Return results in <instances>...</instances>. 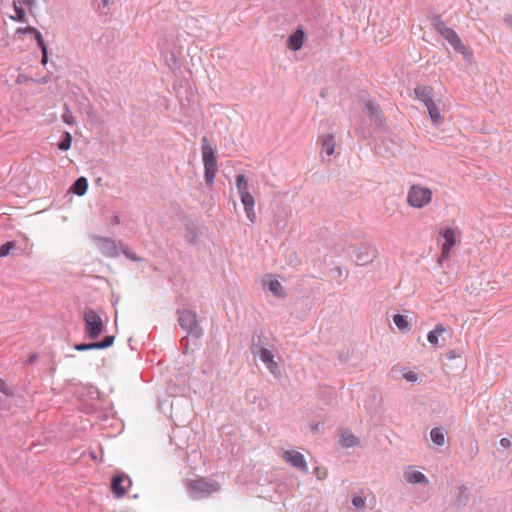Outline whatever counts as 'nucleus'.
I'll list each match as a JSON object with an SVG mask.
<instances>
[{
	"mask_svg": "<svg viewBox=\"0 0 512 512\" xmlns=\"http://www.w3.org/2000/svg\"><path fill=\"white\" fill-rule=\"evenodd\" d=\"M439 236L443 239L440 246V254L437 263L441 268H444L451 257L452 249L455 245L460 243L462 232L458 227H441L438 230Z\"/></svg>",
	"mask_w": 512,
	"mask_h": 512,
	"instance_id": "obj_1",
	"label": "nucleus"
},
{
	"mask_svg": "<svg viewBox=\"0 0 512 512\" xmlns=\"http://www.w3.org/2000/svg\"><path fill=\"white\" fill-rule=\"evenodd\" d=\"M185 486L188 495L194 500L207 498L221 490L218 481L205 477L187 480Z\"/></svg>",
	"mask_w": 512,
	"mask_h": 512,
	"instance_id": "obj_2",
	"label": "nucleus"
},
{
	"mask_svg": "<svg viewBox=\"0 0 512 512\" xmlns=\"http://www.w3.org/2000/svg\"><path fill=\"white\" fill-rule=\"evenodd\" d=\"M235 183L246 217L251 223H255L257 219L255 212V198L250 193V186L246 176L244 174L236 175Z\"/></svg>",
	"mask_w": 512,
	"mask_h": 512,
	"instance_id": "obj_3",
	"label": "nucleus"
},
{
	"mask_svg": "<svg viewBox=\"0 0 512 512\" xmlns=\"http://www.w3.org/2000/svg\"><path fill=\"white\" fill-rule=\"evenodd\" d=\"M202 160L204 165V180L208 187H211L214 183L217 173V158L215 156V150L209 144L206 137L202 138Z\"/></svg>",
	"mask_w": 512,
	"mask_h": 512,
	"instance_id": "obj_4",
	"label": "nucleus"
},
{
	"mask_svg": "<svg viewBox=\"0 0 512 512\" xmlns=\"http://www.w3.org/2000/svg\"><path fill=\"white\" fill-rule=\"evenodd\" d=\"M433 199V191L421 184H413L407 192V204L415 209H422L428 206Z\"/></svg>",
	"mask_w": 512,
	"mask_h": 512,
	"instance_id": "obj_5",
	"label": "nucleus"
},
{
	"mask_svg": "<svg viewBox=\"0 0 512 512\" xmlns=\"http://www.w3.org/2000/svg\"><path fill=\"white\" fill-rule=\"evenodd\" d=\"M85 331L90 339H97L104 331L105 324L94 310L87 309L84 312Z\"/></svg>",
	"mask_w": 512,
	"mask_h": 512,
	"instance_id": "obj_6",
	"label": "nucleus"
},
{
	"mask_svg": "<svg viewBox=\"0 0 512 512\" xmlns=\"http://www.w3.org/2000/svg\"><path fill=\"white\" fill-rule=\"evenodd\" d=\"M252 353L257 356L265 365L266 369L274 376L280 377L281 368L279 362L275 359V354L265 347H254Z\"/></svg>",
	"mask_w": 512,
	"mask_h": 512,
	"instance_id": "obj_7",
	"label": "nucleus"
},
{
	"mask_svg": "<svg viewBox=\"0 0 512 512\" xmlns=\"http://www.w3.org/2000/svg\"><path fill=\"white\" fill-rule=\"evenodd\" d=\"M353 253L355 255V263L360 266L367 265L378 256L377 248L369 243H360L355 246Z\"/></svg>",
	"mask_w": 512,
	"mask_h": 512,
	"instance_id": "obj_8",
	"label": "nucleus"
},
{
	"mask_svg": "<svg viewBox=\"0 0 512 512\" xmlns=\"http://www.w3.org/2000/svg\"><path fill=\"white\" fill-rule=\"evenodd\" d=\"M178 313L180 326L188 332V336L191 334L194 338L198 339L202 331L197 324L196 314L186 309L179 310Z\"/></svg>",
	"mask_w": 512,
	"mask_h": 512,
	"instance_id": "obj_9",
	"label": "nucleus"
},
{
	"mask_svg": "<svg viewBox=\"0 0 512 512\" xmlns=\"http://www.w3.org/2000/svg\"><path fill=\"white\" fill-rule=\"evenodd\" d=\"M95 243L100 252L109 258L117 257L120 254L122 243L108 237H95Z\"/></svg>",
	"mask_w": 512,
	"mask_h": 512,
	"instance_id": "obj_10",
	"label": "nucleus"
},
{
	"mask_svg": "<svg viewBox=\"0 0 512 512\" xmlns=\"http://www.w3.org/2000/svg\"><path fill=\"white\" fill-rule=\"evenodd\" d=\"M132 481L126 474L119 473L111 480V491L116 498H122L131 487Z\"/></svg>",
	"mask_w": 512,
	"mask_h": 512,
	"instance_id": "obj_11",
	"label": "nucleus"
},
{
	"mask_svg": "<svg viewBox=\"0 0 512 512\" xmlns=\"http://www.w3.org/2000/svg\"><path fill=\"white\" fill-rule=\"evenodd\" d=\"M442 37L449 42L456 52L462 54L465 58L471 56V51L468 50L454 29L449 28L448 30H445Z\"/></svg>",
	"mask_w": 512,
	"mask_h": 512,
	"instance_id": "obj_12",
	"label": "nucleus"
},
{
	"mask_svg": "<svg viewBox=\"0 0 512 512\" xmlns=\"http://www.w3.org/2000/svg\"><path fill=\"white\" fill-rule=\"evenodd\" d=\"M442 37L449 42L456 52L462 54L465 58L471 56V51L468 50L454 29L449 28L448 30H445Z\"/></svg>",
	"mask_w": 512,
	"mask_h": 512,
	"instance_id": "obj_13",
	"label": "nucleus"
},
{
	"mask_svg": "<svg viewBox=\"0 0 512 512\" xmlns=\"http://www.w3.org/2000/svg\"><path fill=\"white\" fill-rule=\"evenodd\" d=\"M442 37L449 42L456 52L462 54L465 58L471 56V51L468 50L454 29L449 28L448 30H445Z\"/></svg>",
	"mask_w": 512,
	"mask_h": 512,
	"instance_id": "obj_14",
	"label": "nucleus"
},
{
	"mask_svg": "<svg viewBox=\"0 0 512 512\" xmlns=\"http://www.w3.org/2000/svg\"><path fill=\"white\" fill-rule=\"evenodd\" d=\"M434 88L430 85L418 84L414 88L415 98L420 101L425 107L434 103Z\"/></svg>",
	"mask_w": 512,
	"mask_h": 512,
	"instance_id": "obj_15",
	"label": "nucleus"
},
{
	"mask_svg": "<svg viewBox=\"0 0 512 512\" xmlns=\"http://www.w3.org/2000/svg\"><path fill=\"white\" fill-rule=\"evenodd\" d=\"M282 457L291 466L302 471H307V462L302 453L296 450H285Z\"/></svg>",
	"mask_w": 512,
	"mask_h": 512,
	"instance_id": "obj_16",
	"label": "nucleus"
},
{
	"mask_svg": "<svg viewBox=\"0 0 512 512\" xmlns=\"http://www.w3.org/2000/svg\"><path fill=\"white\" fill-rule=\"evenodd\" d=\"M318 143L321 146L322 161H325V156L331 157L335 153L336 141L333 134L320 135Z\"/></svg>",
	"mask_w": 512,
	"mask_h": 512,
	"instance_id": "obj_17",
	"label": "nucleus"
},
{
	"mask_svg": "<svg viewBox=\"0 0 512 512\" xmlns=\"http://www.w3.org/2000/svg\"><path fill=\"white\" fill-rule=\"evenodd\" d=\"M403 477L410 484H428V478L412 466L404 470Z\"/></svg>",
	"mask_w": 512,
	"mask_h": 512,
	"instance_id": "obj_18",
	"label": "nucleus"
},
{
	"mask_svg": "<svg viewBox=\"0 0 512 512\" xmlns=\"http://www.w3.org/2000/svg\"><path fill=\"white\" fill-rule=\"evenodd\" d=\"M425 108L427 109L429 118L435 127H439L444 123V115L442 114L441 109L436 102L430 103V105L426 106Z\"/></svg>",
	"mask_w": 512,
	"mask_h": 512,
	"instance_id": "obj_19",
	"label": "nucleus"
},
{
	"mask_svg": "<svg viewBox=\"0 0 512 512\" xmlns=\"http://www.w3.org/2000/svg\"><path fill=\"white\" fill-rule=\"evenodd\" d=\"M114 342V336H106L100 342H93L88 344H78L75 346V349L78 351H85L89 349H103L110 347Z\"/></svg>",
	"mask_w": 512,
	"mask_h": 512,
	"instance_id": "obj_20",
	"label": "nucleus"
},
{
	"mask_svg": "<svg viewBox=\"0 0 512 512\" xmlns=\"http://www.w3.org/2000/svg\"><path fill=\"white\" fill-rule=\"evenodd\" d=\"M305 33L302 28L296 29V31L288 38V47L293 51H298L304 44Z\"/></svg>",
	"mask_w": 512,
	"mask_h": 512,
	"instance_id": "obj_21",
	"label": "nucleus"
},
{
	"mask_svg": "<svg viewBox=\"0 0 512 512\" xmlns=\"http://www.w3.org/2000/svg\"><path fill=\"white\" fill-rule=\"evenodd\" d=\"M339 436V443L345 448L355 447L359 444L358 438L349 430H341Z\"/></svg>",
	"mask_w": 512,
	"mask_h": 512,
	"instance_id": "obj_22",
	"label": "nucleus"
},
{
	"mask_svg": "<svg viewBox=\"0 0 512 512\" xmlns=\"http://www.w3.org/2000/svg\"><path fill=\"white\" fill-rule=\"evenodd\" d=\"M365 108L368 113V116L370 117V120L377 125L381 124L382 117H381V111L379 109V106L373 101H368L366 103Z\"/></svg>",
	"mask_w": 512,
	"mask_h": 512,
	"instance_id": "obj_23",
	"label": "nucleus"
},
{
	"mask_svg": "<svg viewBox=\"0 0 512 512\" xmlns=\"http://www.w3.org/2000/svg\"><path fill=\"white\" fill-rule=\"evenodd\" d=\"M446 331L445 327L442 324L436 325V327L430 331L427 335L428 342L434 346H439V337Z\"/></svg>",
	"mask_w": 512,
	"mask_h": 512,
	"instance_id": "obj_24",
	"label": "nucleus"
},
{
	"mask_svg": "<svg viewBox=\"0 0 512 512\" xmlns=\"http://www.w3.org/2000/svg\"><path fill=\"white\" fill-rule=\"evenodd\" d=\"M33 36L42 53L41 64L46 65L48 62V49L44 42L43 36L38 30L33 34Z\"/></svg>",
	"mask_w": 512,
	"mask_h": 512,
	"instance_id": "obj_25",
	"label": "nucleus"
},
{
	"mask_svg": "<svg viewBox=\"0 0 512 512\" xmlns=\"http://www.w3.org/2000/svg\"><path fill=\"white\" fill-rule=\"evenodd\" d=\"M88 181L85 177H79L71 186L70 191L76 195L82 196L86 193Z\"/></svg>",
	"mask_w": 512,
	"mask_h": 512,
	"instance_id": "obj_26",
	"label": "nucleus"
},
{
	"mask_svg": "<svg viewBox=\"0 0 512 512\" xmlns=\"http://www.w3.org/2000/svg\"><path fill=\"white\" fill-rule=\"evenodd\" d=\"M394 372H398L402 379H405L407 382L415 383L418 381V374L409 369L408 367H401L399 369H393Z\"/></svg>",
	"mask_w": 512,
	"mask_h": 512,
	"instance_id": "obj_27",
	"label": "nucleus"
},
{
	"mask_svg": "<svg viewBox=\"0 0 512 512\" xmlns=\"http://www.w3.org/2000/svg\"><path fill=\"white\" fill-rule=\"evenodd\" d=\"M13 9L15 11V15L10 16V19L17 21V22H22V23L27 22L26 13L22 7V4L18 3L16 0H14L13 1Z\"/></svg>",
	"mask_w": 512,
	"mask_h": 512,
	"instance_id": "obj_28",
	"label": "nucleus"
},
{
	"mask_svg": "<svg viewBox=\"0 0 512 512\" xmlns=\"http://www.w3.org/2000/svg\"><path fill=\"white\" fill-rule=\"evenodd\" d=\"M430 437L433 443L438 446H443L445 444V435L441 428H433L430 432Z\"/></svg>",
	"mask_w": 512,
	"mask_h": 512,
	"instance_id": "obj_29",
	"label": "nucleus"
},
{
	"mask_svg": "<svg viewBox=\"0 0 512 512\" xmlns=\"http://www.w3.org/2000/svg\"><path fill=\"white\" fill-rule=\"evenodd\" d=\"M431 25L441 36L445 30H448L450 28L446 26V24L439 15H435L431 18Z\"/></svg>",
	"mask_w": 512,
	"mask_h": 512,
	"instance_id": "obj_30",
	"label": "nucleus"
},
{
	"mask_svg": "<svg viewBox=\"0 0 512 512\" xmlns=\"http://www.w3.org/2000/svg\"><path fill=\"white\" fill-rule=\"evenodd\" d=\"M393 322L400 331H405L409 328V322L406 317L401 314L394 315Z\"/></svg>",
	"mask_w": 512,
	"mask_h": 512,
	"instance_id": "obj_31",
	"label": "nucleus"
},
{
	"mask_svg": "<svg viewBox=\"0 0 512 512\" xmlns=\"http://www.w3.org/2000/svg\"><path fill=\"white\" fill-rule=\"evenodd\" d=\"M262 284H263L264 288H281V285H280V282L278 281V279H276L271 274H268L263 278Z\"/></svg>",
	"mask_w": 512,
	"mask_h": 512,
	"instance_id": "obj_32",
	"label": "nucleus"
},
{
	"mask_svg": "<svg viewBox=\"0 0 512 512\" xmlns=\"http://www.w3.org/2000/svg\"><path fill=\"white\" fill-rule=\"evenodd\" d=\"M72 136L69 132H64L62 140L58 143L60 150L66 151L71 147Z\"/></svg>",
	"mask_w": 512,
	"mask_h": 512,
	"instance_id": "obj_33",
	"label": "nucleus"
},
{
	"mask_svg": "<svg viewBox=\"0 0 512 512\" xmlns=\"http://www.w3.org/2000/svg\"><path fill=\"white\" fill-rule=\"evenodd\" d=\"M16 246L14 241H8L0 246V257L7 256L12 249Z\"/></svg>",
	"mask_w": 512,
	"mask_h": 512,
	"instance_id": "obj_34",
	"label": "nucleus"
},
{
	"mask_svg": "<svg viewBox=\"0 0 512 512\" xmlns=\"http://www.w3.org/2000/svg\"><path fill=\"white\" fill-rule=\"evenodd\" d=\"M120 252H122L128 259L132 260V261H142V258L138 257L134 252L126 249L123 245L122 247L120 248Z\"/></svg>",
	"mask_w": 512,
	"mask_h": 512,
	"instance_id": "obj_35",
	"label": "nucleus"
},
{
	"mask_svg": "<svg viewBox=\"0 0 512 512\" xmlns=\"http://www.w3.org/2000/svg\"><path fill=\"white\" fill-rule=\"evenodd\" d=\"M352 504L357 509H364L366 506L365 499L359 495L353 496Z\"/></svg>",
	"mask_w": 512,
	"mask_h": 512,
	"instance_id": "obj_36",
	"label": "nucleus"
},
{
	"mask_svg": "<svg viewBox=\"0 0 512 512\" xmlns=\"http://www.w3.org/2000/svg\"><path fill=\"white\" fill-rule=\"evenodd\" d=\"M314 474L318 480H324L327 477L328 472L324 467H316L314 469Z\"/></svg>",
	"mask_w": 512,
	"mask_h": 512,
	"instance_id": "obj_37",
	"label": "nucleus"
},
{
	"mask_svg": "<svg viewBox=\"0 0 512 512\" xmlns=\"http://www.w3.org/2000/svg\"><path fill=\"white\" fill-rule=\"evenodd\" d=\"M62 120L68 125H72L74 123V117L68 108H66L65 112L63 113Z\"/></svg>",
	"mask_w": 512,
	"mask_h": 512,
	"instance_id": "obj_38",
	"label": "nucleus"
},
{
	"mask_svg": "<svg viewBox=\"0 0 512 512\" xmlns=\"http://www.w3.org/2000/svg\"><path fill=\"white\" fill-rule=\"evenodd\" d=\"M0 392H2L4 394H11V391H10L8 385L2 378H0Z\"/></svg>",
	"mask_w": 512,
	"mask_h": 512,
	"instance_id": "obj_39",
	"label": "nucleus"
},
{
	"mask_svg": "<svg viewBox=\"0 0 512 512\" xmlns=\"http://www.w3.org/2000/svg\"><path fill=\"white\" fill-rule=\"evenodd\" d=\"M503 21L506 24V26L512 30V14L504 15Z\"/></svg>",
	"mask_w": 512,
	"mask_h": 512,
	"instance_id": "obj_40",
	"label": "nucleus"
},
{
	"mask_svg": "<svg viewBox=\"0 0 512 512\" xmlns=\"http://www.w3.org/2000/svg\"><path fill=\"white\" fill-rule=\"evenodd\" d=\"M16 1L24 6H27L29 9H31L35 4V0H16Z\"/></svg>",
	"mask_w": 512,
	"mask_h": 512,
	"instance_id": "obj_41",
	"label": "nucleus"
},
{
	"mask_svg": "<svg viewBox=\"0 0 512 512\" xmlns=\"http://www.w3.org/2000/svg\"><path fill=\"white\" fill-rule=\"evenodd\" d=\"M29 80L28 76L24 75V74H19L17 79H16V83L17 84H23L25 82H27Z\"/></svg>",
	"mask_w": 512,
	"mask_h": 512,
	"instance_id": "obj_42",
	"label": "nucleus"
},
{
	"mask_svg": "<svg viewBox=\"0 0 512 512\" xmlns=\"http://www.w3.org/2000/svg\"><path fill=\"white\" fill-rule=\"evenodd\" d=\"M500 445H501L502 447L508 448V447H510V445H511V441H510L509 439H507V438H502V439L500 440Z\"/></svg>",
	"mask_w": 512,
	"mask_h": 512,
	"instance_id": "obj_43",
	"label": "nucleus"
},
{
	"mask_svg": "<svg viewBox=\"0 0 512 512\" xmlns=\"http://www.w3.org/2000/svg\"><path fill=\"white\" fill-rule=\"evenodd\" d=\"M37 31V29L33 26H26V34H34Z\"/></svg>",
	"mask_w": 512,
	"mask_h": 512,
	"instance_id": "obj_44",
	"label": "nucleus"
},
{
	"mask_svg": "<svg viewBox=\"0 0 512 512\" xmlns=\"http://www.w3.org/2000/svg\"><path fill=\"white\" fill-rule=\"evenodd\" d=\"M111 222L112 224L114 225H118L120 223V218L118 215H114L113 218L111 219Z\"/></svg>",
	"mask_w": 512,
	"mask_h": 512,
	"instance_id": "obj_45",
	"label": "nucleus"
},
{
	"mask_svg": "<svg viewBox=\"0 0 512 512\" xmlns=\"http://www.w3.org/2000/svg\"><path fill=\"white\" fill-rule=\"evenodd\" d=\"M26 27H18L16 30V34H26Z\"/></svg>",
	"mask_w": 512,
	"mask_h": 512,
	"instance_id": "obj_46",
	"label": "nucleus"
},
{
	"mask_svg": "<svg viewBox=\"0 0 512 512\" xmlns=\"http://www.w3.org/2000/svg\"><path fill=\"white\" fill-rule=\"evenodd\" d=\"M272 291L274 292V294H275L276 296H282V292H283V290L275 289V290H272Z\"/></svg>",
	"mask_w": 512,
	"mask_h": 512,
	"instance_id": "obj_47",
	"label": "nucleus"
},
{
	"mask_svg": "<svg viewBox=\"0 0 512 512\" xmlns=\"http://www.w3.org/2000/svg\"><path fill=\"white\" fill-rule=\"evenodd\" d=\"M111 0H102L103 6H108L110 4Z\"/></svg>",
	"mask_w": 512,
	"mask_h": 512,
	"instance_id": "obj_48",
	"label": "nucleus"
},
{
	"mask_svg": "<svg viewBox=\"0 0 512 512\" xmlns=\"http://www.w3.org/2000/svg\"><path fill=\"white\" fill-rule=\"evenodd\" d=\"M455 357L453 352L448 353V359H453Z\"/></svg>",
	"mask_w": 512,
	"mask_h": 512,
	"instance_id": "obj_49",
	"label": "nucleus"
},
{
	"mask_svg": "<svg viewBox=\"0 0 512 512\" xmlns=\"http://www.w3.org/2000/svg\"><path fill=\"white\" fill-rule=\"evenodd\" d=\"M40 82H41V83H47V82H48V77H44V78H42Z\"/></svg>",
	"mask_w": 512,
	"mask_h": 512,
	"instance_id": "obj_50",
	"label": "nucleus"
},
{
	"mask_svg": "<svg viewBox=\"0 0 512 512\" xmlns=\"http://www.w3.org/2000/svg\"><path fill=\"white\" fill-rule=\"evenodd\" d=\"M188 339V336L187 337H183L182 340H181V344L184 345V341Z\"/></svg>",
	"mask_w": 512,
	"mask_h": 512,
	"instance_id": "obj_51",
	"label": "nucleus"
}]
</instances>
